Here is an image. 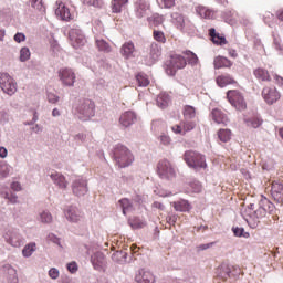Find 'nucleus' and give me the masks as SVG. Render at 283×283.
I'll return each mask as SVG.
<instances>
[{"mask_svg": "<svg viewBox=\"0 0 283 283\" xmlns=\"http://www.w3.org/2000/svg\"><path fill=\"white\" fill-rule=\"evenodd\" d=\"M120 54L126 59V61H129V59H136V45H134V42H125L120 48Z\"/></svg>", "mask_w": 283, "mask_h": 283, "instance_id": "4468645a", "label": "nucleus"}, {"mask_svg": "<svg viewBox=\"0 0 283 283\" xmlns=\"http://www.w3.org/2000/svg\"><path fill=\"white\" fill-rule=\"evenodd\" d=\"M214 70H222V67H231L233 62L224 56H217L213 61Z\"/></svg>", "mask_w": 283, "mask_h": 283, "instance_id": "393cba45", "label": "nucleus"}, {"mask_svg": "<svg viewBox=\"0 0 283 283\" xmlns=\"http://www.w3.org/2000/svg\"><path fill=\"white\" fill-rule=\"evenodd\" d=\"M114 160L117 167L125 169V167H129L134 163V153L126 146L117 145L114 149Z\"/></svg>", "mask_w": 283, "mask_h": 283, "instance_id": "f257e3e1", "label": "nucleus"}, {"mask_svg": "<svg viewBox=\"0 0 283 283\" xmlns=\"http://www.w3.org/2000/svg\"><path fill=\"white\" fill-rule=\"evenodd\" d=\"M30 59V49L22 48L20 51V61L25 62Z\"/></svg>", "mask_w": 283, "mask_h": 283, "instance_id": "603ef678", "label": "nucleus"}, {"mask_svg": "<svg viewBox=\"0 0 283 283\" xmlns=\"http://www.w3.org/2000/svg\"><path fill=\"white\" fill-rule=\"evenodd\" d=\"M86 6H93L94 8H101V0H83Z\"/></svg>", "mask_w": 283, "mask_h": 283, "instance_id": "13d9d810", "label": "nucleus"}, {"mask_svg": "<svg viewBox=\"0 0 283 283\" xmlns=\"http://www.w3.org/2000/svg\"><path fill=\"white\" fill-rule=\"evenodd\" d=\"M232 231L237 238H249V232H245L244 228L233 227Z\"/></svg>", "mask_w": 283, "mask_h": 283, "instance_id": "de8ad7c7", "label": "nucleus"}, {"mask_svg": "<svg viewBox=\"0 0 283 283\" xmlns=\"http://www.w3.org/2000/svg\"><path fill=\"white\" fill-rule=\"evenodd\" d=\"M157 105L161 109H165V107H167V105H169V95L165 94V93L159 94L157 96Z\"/></svg>", "mask_w": 283, "mask_h": 283, "instance_id": "e433bc0d", "label": "nucleus"}, {"mask_svg": "<svg viewBox=\"0 0 283 283\" xmlns=\"http://www.w3.org/2000/svg\"><path fill=\"white\" fill-rule=\"evenodd\" d=\"M4 240L9 244H11V247H21V244H23V239L21 238V234L10 230L4 233Z\"/></svg>", "mask_w": 283, "mask_h": 283, "instance_id": "f3484780", "label": "nucleus"}, {"mask_svg": "<svg viewBox=\"0 0 283 283\" xmlns=\"http://www.w3.org/2000/svg\"><path fill=\"white\" fill-rule=\"evenodd\" d=\"M261 205H263V209L266 216L268 213L269 216H273V213H275V205H273V202H270L269 199H261Z\"/></svg>", "mask_w": 283, "mask_h": 283, "instance_id": "473e14b6", "label": "nucleus"}, {"mask_svg": "<svg viewBox=\"0 0 283 283\" xmlns=\"http://www.w3.org/2000/svg\"><path fill=\"white\" fill-rule=\"evenodd\" d=\"M40 220L44 224H50V222H52V213L43 211L42 213H40Z\"/></svg>", "mask_w": 283, "mask_h": 283, "instance_id": "3c124183", "label": "nucleus"}, {"mask_svg": "<svg viewBox=\"0 0 283 283\" xmlns=\"http://www.w3.org/2000/svg\"><path fill=\"white\" fill-rule=\"evenodd\" d=\"M263 20L266 25L271 27V23H273V13L266 12Z\"/></svg>", "mask_w": 283, "mask_h": 283, "instance_id": "680f3d73", "label": "nucleus"}, {"mask_svg": "<svg viewBox=\"0 0 283 283\" xmlns=\"http://www.w3.org/2000/svg\"><path fill=\"white\" fill-rule=\"evenodd\" d=\"M187 67V60L185 56L174 54L170 56V61L166 62V74L168 76H176L178 70H185Z\"/></svg>", "mask_w": 283, "mask_h": 283, "instance_id": "20e7f679", "label": "nucleus"}, {"mask_svg": "<svg viewBox=\"0 0 283 283\" xmlns=\"http://www.w3.org/2000/svg\"><path fill=\"white\" fill-rule=\"evenodd\" d=\"M69 39L73 48H83L87 41L85 40V34H83V31L76 28L70 30Z\"/></svg>", "mask_w": 283, "mask_h": 283, "instance_id": "9d476101", "label": "nucleus"}, {"mask_svg": "<svg viewBox=\"0 0 283 283\" xmlns=\"http://www.w3.org/2000/svg\"><path fill=\"white\" fill-rule=\"evenodd\" d=\"M148 21L151 25L158 27L165 23V18L158 13H155L153 17L148 18Z\"/></svg>", "mask_w": 283, "mask_h": 283, "instance_id": "ea45409f", "label": "nucleus"}, {"mask_svg": "<svg viewBox=\"0 0 283 283\" xmlns=\"http://www.w3.org/2000/svg\"><path fill=\"white\" fill-rule=\"evenodd\" d=\"M261 218H266V211L264 210L262 201L259 202V208L253 211L249 219H247V222L251 229H258V227H260Z\"/></svg>", "mask_w": 283, "mask_h": 283, "instance_id": "1a4fd4ad", "label": "nucleus"}, {"mask_svg": "<svg viewBox=\"0 0 283 283\" xmlns=\"http://www.w3.org/2000/svg\"><path fill=\"white\" fill-rule=\"evenodd\" d=\"M55 13L62 19V21H70V19H72V13H70V9L63 3L59 4Z\"/></svg>", "mask_w": 283, "mask_h": 283, "instance_id": "bb28decb", "label": "nucleus"}, {"mask_svg": "<svg viewBox=\"0 0 283 283\" xmlns=\"http://www.w3.org/2000/svg\"><path fill=\"white\" fill-rule=\"evenodd\" d=\"M182 55L186 56V63L188 62L189 65L196 66L199 63L198 55L189 50L184 51Z\"/></svg>", "mask_w": 283, "mask_h": 283, "instance_id": "2f4dec72", "label": "nucleus"}, {"mask_svg": "<svg viewBox=\"0 0 283 283\" xmlns=\"http://www.w3.org/2000/svg\"><path fill=\"white\" fill-rule=\"evenodd\" d=\"M160 143L163 145H171V138L167 135H161L160 136Z\"/></svg>", "mask_w": 283, "mask_h": 283, "instance_id": "69168bd1", "label": "nucleus"}, {"mask_svg": "<svg viewBox=\"0 0 283 283\" xmlns=\"http://www.w3.org/2000/svg\"><path fill=\"white\" fill-rule=\"evenodd\" d=\"M181 125L184 127V134H187V132H193V129H196V122H182Z\"/></svg>", "mask_w": 283, "mask_h": 283, "instance_id": "8fccbe9b", "label": "nucleus"}, {"mask_svg": "<svg viewBox=\"0 0 283 283\" xmlns=\"http://www.w3.org/2000/svg\"><path fill=\"white\" fill-rule=\"evenodd\" d=\"M261 96L266 105H275L282 98V94L277 91V87L271 85L263 87Z\"/></svg>", "mask_w": 283, "mask_h": 283, "instance_id": "0eeeda50", "label": "nucleus"}, {"mask_svg": "<svg viewBox=\"0 0 283 283\" xmlns=\"http://www.w3.org/2000/svg\"><path fill=\"white\" fill-rule=\"evenodd\" d=\"M171 130L174 132V134H180L181 136H185L184 126L175 125L171 127Z\"/></svg>", "mask_w": 283, "mask_h": 283, "instance_id": "052dcab7", "label": "nucleus"}, {"mask_svg": "<svg viewBox=\"0 0 283 283\" xmlns=\"http://www.w3.org/2000/svg\"><path fill=\"white\" fill-rule=\"evenodd\" d=\"M31 8L38 10V12H45V6H43V0H30Z\"/></svg>", "mask_w": 283, "mask_h": 283, "instance_id": "c03bdc74", "label": "nucleus"}, {"mask_svg": "<svg viewBox=\"0 0 283 283\" xmlns=\"http://www.w3.org/2000/svg\"><path fill=\"white\" fill-rule=\"evenodd\" d=\"M51 180L59 187V189H67V179L61 172H53L50 175Z\"/></svg>", "mask_w": 283, "mask_h": 283, "instance_id": "aec40b11", "label": "nucleus"}, {"mask_svg": "<svg viewBox=\"0 0 283 283\" xmlns=\"http://www.w3.org/2000/svg\"><path fill=\"white\" fill-rule=\"evenodd\" d=\"M135 282L137 283H156V276L150 271L140 269L135 275Z\"/></svg>", "mask_w": 283, "mask_h": 283, "instance_id": "ddd939ff", "label": "nucleus"}, {"mask_svg": "<svg viewBox=\"0 0 283 283\" xmlns=\"http://www.w3.org/2000/svg\"><path fill=\"white\" fill-rule=\"evenodd\" d=\"M211 118L217 125H227L229 123V117L221 109L214 108L211 112Z\"/></svg>", "mask_w": 283, "mask_h": 283, "instance_id": "412c9836", "label": "nucleus"}, {"mask_svg": "<svg viewBox=\"0 0 283 283\" xmlns=\"http://www.w3.org/2000/svg\"><path fill=\"white\" fill-rule=\"evenodd\" d=\"M161 6L166 9H171L176 6V0H161Z\"/></svg>", "mask_w": 283, "mask_h": 283, "instance_id": "4d7b16f0", "label": "nucleus"}, {"mask_svg": "<svg viewBox=\"0 0 283 283\" xmlns=\"http://www.w3.org/2000/svg\"><path fill=\"white\" fill-rule=\"evenodd\" d=\"M80 120H90L96 114V104L92 99H82L76 108Z\"/></svg>", "mask_w": 283, "mask_h": 283, "instance_id": "7ed1b4c3", "label": "nucleus"}, {"mask_svg": "<svg viewBox=\"0 0 283 283\" xmlns=\"http://www.w3.org/2000/svg\"><path fill=\"white\" fill-rule=\"evenodd\" d=\"M11 189H12V191H21V189H22L21 184L18 181H13L11 184Z\"/></svg>", "mask_w": 283, "mask_h": 283, "instance_id": "774afa93", "label": "nucleus"}, {"mask_svg": "<svg viewBox=\"0 0 283 283\" xmlns=\"http://www.w3.org/2000/svg\"><path fill=\"white\" fill-rule=\"evenodd\" d=\"M271 196L275 202L282 205L283 202V185L280 182H273L271 189Z\"/></svg>", "mask_w": 283, "mask_h": 283, "instance_id": "a211bd4d", "label": "nucleus"}, {"mask_svg": "<svg viewBox=\"0 0 283 283\" xmlns=\"http://www.w3.org/2000/svg\"><path fill=\"white\" fill-rule=\"evenodd\" d=\"M273 45L279 52L283 51L282 40H280L279 38H274Z\"/></svg>", "mask_w": 283, "mask_h": 283, "instance_id": "e2e57ef3", "label": "nucleus"}, {"mask_svg": "<svg viewBox=\"0 0 283 283\" xmlns=\"http://www.w3.org/2000/svg\"><path fill=\"white\" fill-rule=\"evenodd\" d=\"M96 48L99 50V52H112V46L109 45V43H107V41L103 39L96 40Z\"/></svg>", "mask_w": 283, "mask_h": 283, "instance_id": "4c0bfd02", "label": "nucleus"}, {"mask_svg": "<svg viewBox=\"0 0 283 283\" xmlns=\"http://www.w3.org/2000/svg\"><path fill=\"white\" fill-rule=\"evenodd\" d=\"M67 271H70V273H76L78 271V265L76 264V262L69 263Z\"/></svg>", "mask_w": 283, "mask_h": 283, "instance_id": "0e129e2a", "label": "nucleus"}, {"mask_svg": "<svg viewBox=\"0 0 283 283\" xmlns=\"http://www.w3.org/2000/svg\"><path fill=\"white\" fill-rule=\"evenodd\" d=\"M112 258L115 262H119V263L125 262V260H127V253L123 251H117L113 253Z\"/></svg>", "mask_w": 283, "mask_h": 283, "instance_id": "49530a36", "label": "nucleus"}, {"mask_svg": "<svg viewBox=\"0 0 283 283\" xmlns=\"http://www.w3.org/2000/svg\"><path fill=\"white\" fill-rule=\"evenodd\" d=\"M196 12L201 17V19H213V17H216V11L205 6H198L196 8Z\"/></svg>", "mask_w": 283, "mask_h": 283, "instance_id": "a878e982", "label": "nucleus"}, {"mask_svg": "<svg viewBox=\"0 0 283 283\" xmlns=\"http://www.w3.org/2000/svg\"><path fill=\"white\" fill-rule=\"evenodd\" d=\"M245 123H247L248 127H253V129H258V127H260V125H262V119H260L258 117H252L250 119H245Z\"/></svg>", "mask_w": 283, "mask_h": 283, "instance_id": "a18cd8bd", "label": "nucleus"}, {"mask_svg": "<svg viewBox=\"0 0 283 283\" xmlns=\"http://www.w3.org/2000/svg\"><path fill=\"white\" fill-rule=\"evenodd\" d=\"M14 41H15L17 43H21V42L25 41V34H23V33H17V34L14 35Z\"/></svg>", "mask_w": 283, "mask_h": 283, "instance_id": "338daca9", "label": "nucleus"}, {"mask_svg": "<svg viewBox=\"0 0 283 283\" xmlns=\"http://www.w3.org/2000/svg\"><path fill=\"white\" fill-rule=\"evenodd\" d=\"M147 12H149V2L146 0H137L135 2V14L138 19H143V17H147Z\"/></svg>", "mask_w": 283, "mask_h": 283, "instance_id": "dca6fc26", "label": "nucleus"}, {"mask_svg": "<svg viewBox=\"0 0 283 283\" xmlns=\"http://www.w3.org/2000/svg\"><path fill=\"white\" fill-rule=\"evenodd\" d=\"M1 81V90L4 92V94L12 96V94L17 92V82H14V78H12V76H10L8 73H2Z\"/></svg>", "mask_w": 283, "mask_h": 283, "instance_id": "9b49d317", "label": "nucleus"}, {"mask_svg": "<svg viewBox=\"0 0 283 283\" xmlns=\"http://www.w3.org/2000/svg\"><path fill=\"white\" fill-rule=\"evenodd\" d=\"M218 138L221 143H229L231 140V130L221 128L218 130Z\"/></svg>", "mask_w": 283, "mask_h": 283, "instance_id": "c9c22d12", "label": "nucleus"}, {"mask_svg": "<svg viewBox=\"0 0 283 283\" xmlns=\"http://www.w3.org/2000/svg\"><path fill=\"white\" fill-rule=\"evenodd\" d=\"M119 123L122 127H130V125L136 123V114L130 111L123 113L119 117Z\"/></svg>", "mask_w": 283, "mask_h": 283, "instance_id": "6ab92c4d", "label": "nucleus"}, {"mask_svg": "<svg viewBox=\"0 0 283 283\" xmlns=\"http://www.w3.org/2000/svg\"><path fill=\"white\" fill-rule=\"evenodd\" d=\"M157 174L161 180H174L176 178V168H174L171 161L161 159L157 164Z\"/></svg>", "mask_w": 283, "mask_h": 283, "instance_id": "39448f33", "label": "nucleus"}, {"mask_svg": "<svg viewBox=\"0 0 283 283\" xmlns=\"http://www.w3.org/2000/svg\"><path fill=\"white\" fill-rule=\"evenodd\" d=\"M174 207L175 211H180L186 213L187 211H191V203L185 199H180L178 201H175L171 203Z\"/></svg>", "mask_w": 283, "mask_h": 283, "instance_id": "b1692460", "label": "nucleus"}, {"mask_svg": "<svg viewBox=\"0 0 283 283\" xmlns=\"http://www.w3.org/2000/svg\"><path fill=\"white\" fill-rule=\"evenodd\" d=\"M136 81L139 87H147L149 85V78L143 73L136 75Z\"/></svg>", "mask_w": 283, "mask_h": 283, "instance_id": "79ce46f5", "label": "nucleus"}, {"mask_svg": "<svg viewBox=\"0 0 283 283\" xmlns=\"http://www.w3.org/2000/svg\"><path fill=\"white\" fill-rule=\"evenodd\" d=\"M253 75L258 81H262L263 83L271 82V74L266 69L258 67L253 71Z\"/></svg>", "mask_w": 283, "mask_h": 283, "instance_id": "4be33fe9", "label": "nucleus"}, {"mask_svg": "<svg viewBox=\"0 0 283 283\" xmlns=\"http://www.w3.org/2000/svg\"><path fill=\"white\" fill-rule=\"evenodd\" d=\"M57 76L65 87H73L76 83V73L71 67H62L57 71Z\"/></svg>", "mask_w": 283, "mask_h": 283, "instance_id": "6e6552de", "label": "nucleus"}, {"mask_svg": "<svg viewBox=\"0 0 283 283\" xmlns=\"http://www.w3.org/2000/svg\"><path fill=\"white\" fill-rule=\"evenodd\" d=\"M6 200H8L9 202H11V205H17V200H18V197L17 195L10 192V193H6L4 196Z\"/></svg>", "mask_w": 283, "mask_h": 283, "instance_id": "6e6d98bb", "label": "nucleus"}, {"mask_svg": "<svg viewBox=\"0 0 283 283\" xmlns=\"http://www.w3.org/2000/svg\"><path fill=\"white\" fill-rule=\"evenodd\" d=\"M7 280L10 283H19V276H17V270H14L13 268H8Z\"/></svg>", "mask_w": 283, "mask_h": 283, "instance_id": "a19ab883", "label": "nucleus"}, {"mask_svg": "<svg viewBox=\"0 0 283 283\" xmlns=\"http://www.w3.org/2000/svg\"><path fill=\"white\" fill-rule=\"evenodd\" d=\"M59 275H61L59 269L52 268L49 270V277H51V280H59Z\"/></svg>", "mask_w": 283, "mask_h": 283, "instance_id": "5fc2aeb1", "label": "nucleus"}, {"mask_svg": "<svg viewBox=\"0 0 283 283\" xmlns=\"http://www.w3.org/2000/svg\"><path fill=\"white\" fill-rule=\"evenodd\" d=\"M227 98L230 105H232V107H234V109H237L238 112H244V109H247V101L244 99V95L242 94V92H240L239 90L228 91Z\"/></svg>", "mask_w": 283, "mask_h": 283, "instance_id": "423d86ee", "label": "nucleus"}, {"mask_svg": "<svg viewBox=\"0 0 283 283\" xmlns=\"http://www.w3.org/2000/svg\"><path fill=\"white\" fill-rule=\"evenodd\" d=\"M119 205L122 207V211L124 216H127L129 211H134V205H132V202L127 198L119 200Z\"/></svg>", "mask_w": 283, "mask_h": 283, "instance_id": "72a5a7b5", "label": "nucleus"}, {"mask_svg": "<svg viewBox=\"0 0 283 283\" xmlns=\"http://www.w3.org/2000/svg\"><path fill=\"white\" fill-rule=\"evenodd\" d=\"M72 191L74 196H85V193H87V180L83 179L82 177H77L72 182Z\"/></svg>", "mask_w": 283, "mask_h": 283, "instance_id": "f8f14e48", "label": "nucleus"}, {"mask_svg": "<svg viewBox=\"0 0 283 283\" xmlns=\"http://www.w3.org/2000/svg\"><path fill=\"white\" fill-rule=\"evenodd\" d=\"M153 38L155 41H157V43H167V38L163 31L154 30Z\"/></svg>", "mask_w": 283, "mask_h": 283, "instance_id": "37998d69", "label": "nucleus"}, {"mask_svg": "<svg viewBox=\"0 0 283 283\" xmlns=\"http://www.w3.org/2000/svg\"><path fill=\"white\" fill-rule=\"evenodd\" d=\"M184 160L192 169H207V159L200 153L188 150L184 154Z\"/></svg>", "mask_w": 283, "mask_h": 283, "instance_id": "f03ea898", "label": "nucleus"}, {"mask_svg": "<svg viewBox=\"0 0 283 283\" xmlns=\"http://www.w3.org/2000/svg\"><path fill=\"white\" fill-rule=\"evenodd\" d=\"M64 213L69 222H81L83 220V212L76 207H70Z\"/></svg>", "mask_w": 283, "mask_h": 283, "instance_id": "2eb2a0df", "label": "nucleus"}, {"mask_svg": "<svg viewBox=\"0 0 283 283\" xmlns=\"http://www.w3.org/2000/svg\"><path fill=\"white\" fill-rule=\"evenodd\" d=\"M209 35H210L212 43H214V45H227V43H228L227 38L221 35L220 33L216 32V29H213V28L209 30Z\"/></svg>", "mask_w": 283, "mask_h": 283, "instance_id": "5701e85b", "label": "nucleus"}, {"mask_svg": "<svg viewBox=\"0 0 283 283\" xmlns=\"http://www.w3.org/2000/svg\"><path fill=\"white\" fill-rule=\"evenodd\" d=\"M130 226L133 229H143V227H145V221L135 218L130 220Z\"/></svg>", "mask_w": 283, "mask_h": 283, "instance_id": "864d4df0", "label": "nucleus"}, {"mask_svg": "<svg viewBox=\"0 0 283 283\" xmlns=\"http://www.w3.org/2000/svg\"><path fill=\"white\" fill-rule=\"evenodd\" d=\"M127 3H129V0H112V12L120 14L123 7L127 6Z\"/></svg>", "mask_w": 283, "mask_h": 283, "instance_id": "7c9ffc66", "label": "nucleus"}, {"mask_svg": "<svg viewBox=\"0 0 283 283\" xmlns=\"http://www.w3.org/2000/svg\"><path fill=\"white\" fill-rule=\"evenodd\" d=\"M34 251H36V243L32 242L27 244L23 250H22V255L24 258H30L32 255V253H34Z\"/></svg>", "mask_w": 283, "mask_h": 283, "instance_id": "58836bf2", "label": "nucleus"}, {"mask_svg": "<svg viewBox=\"0 0 283 283\" xmlns=\"http://www.w3.org/2000/svg\"><path fill=\"white\" fill-rule=\"evenodd\" d=\"M216 81L219 87H227V85H233L235 83V80L231 75H219Z\"/></svg>", "mask_w": 283, "mask_h": 283, "instance_id": "c756f323", "label": "nucleus"}, {"mask_svg": "<svg viewBox=\"0 0 283 283\" xmlns=\"http://www.w3.org/2000/svg\"><path fill=\"white\" fill-rule=\"evenodd\" d=\"M187 193H201L202 192V184L198 180L190 181L186 186Z\"/></svg>", "mask_w": 283, "mask_h": 283, "instance_id": "cd10ccee", "label": "nucleus"}, {"mask_svg": "<svg viewBox=\"0 0 283 283\" xmlns=\"http://www.w3.org/2000/svg\"><path fill=\"white\" fill-rule=\"evenodd\" d=\"M182 115L188 120H191V118H196V107L191 105H186L184 107Z\"/></svg>", "mask_w": 283, "mask_h": 283, "instance_id": "f704fd0d", "label": "nucleus"}, {"mask_svg": "<svg viewBox=\"0 0 283 283\" xmlns=\"http://www.w3.org/2000/svg\"><path fill=\"white\" fill-rule=\"evenodd\" d=\"M174 23L179 30H182V28H185V17H182L181 14H176V17L174 18Z\"/></svg>", "mask_w": 283, "mask_h": 283, "instance_id": "09e8293b", "label": "nucleus"}, {"mask_svg": "<svg viewBox=\"0 0 283 283\" xmlns=\"http://www.w3.org/2000/svg\"><path fill=\"white\" fill-rule=\"evenodd\" d=\"M59 95L54 93H48V101L49 103H52L53 105H56V102L59 101Z\"/></svg>", "mask_w": 283, "mask_h": 283, "instance_id": "bf43d9fd", "label": "nucleus"}, {"mask_svg": "<svg viewBox=\"0 0 283 283\" xmlns=\"http://www.w3.org/2000/svg\"><path fill=\"white\" fill-rule=\"evenodd\" d=\"M91 262H92L94 269H103V264H105V255H103V253H101V252L95 253L91 258Z\"/></svg>", "mask_w": 283, "mask_h": 283, "instance_id": "c85d7f7f", "label": "nucleus"}]
</instances>
